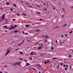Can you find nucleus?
I'll use <instances>...</instances> for the list:
<instances>
[{"label": "nucleus", "instance_id": "obj_1", "mask_svg": "<svg viewBox=\"0 0 73 73\" xmlns=\"http://www.w3.org/2000/svg\"><path fill=\"white\" fill-rule=\"evenodd\" d=\"M10 52L11 50H9V49H8L6 53L5 54V56H7Z\"/></svg>", "mask_w": 73, "mask_h": 73}, {"label": "nucleus", "instance_id": "obj_2", "mask_svg": "<svg viewBox=\"0 0 73 73\" xmlns=\"http://www.w3.org/2000/svg\"><path fill=\"white\" fill-rule=\"evenodd\" d=\"M13 64L14 65H18V62H13Z\"/></svg>", "mask_w": 73, "mask_h": 73}, {"label": "nucleus", "instance_id": "obj_3", "mask_svg": "<svg viewBox=\"0 0 73 73\" xmlns=\"http://www.w3.org/2000/svg\"><path fill=\"white\" fill-rule=\"evenodd\" d=\"M34 53V52H31L30 54V56H32L34 55V54H35V53Z\"/></svg>", "mask_w": 73, "mask_h": 73}, {"label": "nucleus", "instance_id": "obj_4", "mask_svg": "<svg viewBox=\"0 0 73 73\" xmlns=\"http://www.w3.org/2000/svg\"><path fill=\"white\" fill-rule=\"evenodd\" d=\"M1 19L2 20H5V17H4V15H2Z\"/></svg>", "mask_w": 73, "mask_h": 73}, {"label": "nucleus", "instance_id": "obj_5", "mask_svg": "<svg viewBox=\"0 0 73 73\" xmlns=\"http://www.w3.org/2000/svg\"><path fill=\"white\" fill-rule=\"evenodd\" d=\"M3 28H5V29H8V27L7 26H3Z\"/></svg>", "mask_w": 73, "mask_h": 73}, {"label": "nucleus", "instance_id": "obj_6", "mask_svg": "<svg viewBox=\"0 0 73 73\" xmlns=\"http://www.w3.org/2000/svg\"><path fill=\"white\" fill-rule=\"evenodd\" d=\"M50 49L51 50H54V47L53 46H51L50 47Z\"/></svg>", "mask_w": 73, "mask_h": 73}, {"label": "nucleus", "instance_id": "obj_7", "mask_svg": "<svg viewBox=\"0 0 73 73\" xmlns=\"http://www.w3.org/2000/svg\"><path fill=\"white\" fill-rule=\"evenodd\" d=\"M10 27H11V28L12 29H15V27H14V26H13L12 25Z\"/></svg>", "mask_w": 73, "mask_h": 73}, {"label": "nucleus", "instance_id": "obj_8", "mask_svg": "<svg viewBox=\"0 0 73 73\" xmlns=\"http://www.w3.org/2000/svg\"><path fill=\"white\" fill-rule=\"evenodd\" d=\"M66 24H64V25H63V28H64V27H66Z\"/></svg>", "mask_w": 73, "mask_h": 73}, {"label": "nucleus", "instance_id": "obj_9", "mask_svg": "<svg viewBox=\"0 0 73 73\" xmlns=\"http://www.w3.org/2000/svg\"><path fill=\"white\" fill-rule=\"evenodd\" d=\"M6 5H9V3L8 2H6Z\"/></svg>", "mask_w": 73, "mask_h": 73}, {"label": "nucleus", "instance_id": "obj_10", "mask_svg": "<svg viewBox=\"0 0 73 73\" xmlns=\"http://www.w3.org/2000/svg\"><path fill=\"white\" fill-rule=\"evenodd\" d=\"M57 58L54 57L52 58V60H55V59H57Z\"/></svg>", "mask_w": 73, "mask_h": 73}, {"label": "nucleus", "instance_id": "obj_11", "mask_svg": "<svg viewBox=\"0 0 73 73\" xmlns=\"http://www.w3.org/2000/svg\"><path fill=\"white\" fill-rule=\"evenodd\" d=\"M27 4H28V5H31V3H29V2H28V3H27V2H26Z\"/></svg>", "mask_w": 73, "mask_h": 73}, {"label": "nucleus", "instance_id": "obj_12", "mask_svg": "<svg viewBox=\"0 0 73 73\" xmlns=\"http://www.w3.org/2000/svg\"><path fill=\"white\" fill-rule=\"evenodd\" d=\"M37 49H41V46H40L38 47H37Z\"/></svg>", "mask_w": 73, "mask_h": 73}, {"label": "nucleus", "instance_id": "obj_13", "mask_svg": "<svg viewBox=\"0 0 73 73\" xmlns=\"http://www.w3.org/2000/svg\"><path fill=\"white\" fill-rule=\"evenodd\" d=\"M59 27V26H57L56 27H54L53 29H54V28H58V27Z\"/></svg>", "mask_w": 73, "mask_h": 73}, {"label": "nucleus", "instance_id": "obj_14", "mask_svg": "<svg viewBox=\"0 0 73 73\" xmlns=\"http://www.w3.org/2000/svg\"><path fill=\"white\" fill-rule=\"evenodd\" d=\"M27 66H28L29 65H30V64H29V63H27L26 64Z\"/></svg>", "mask_w": 73, "mask_h": 73}, {"label": "nucleus", "instance_id": "obj_15", "mask_svg": "<svg viewBox=\"0 0 73 73\" xmlns=\"http://www.w3.org/2000/svg\"><path fill=\"white\" fill-rule=\"evenodd\" d=\"M25 27H29V26L28 25H26L25 26Z\"/></svg>", "mask_w": 73, "mask_h": 73}, {"label": "nucleus", "instance_id": "obj_16", "mask_svg": "<svg viewBox=\"0 0 73 73\" xmlns=\"http://www.w3.org/2000/svg\"><path fill=\"white\" fill-rule=\"evenodd\" d=\"M44 37L48 38V37H49V36H48L47 35H46V36H45Z\"/></svg>", "mask_w": 73, "mask_h": 73}, {"label": "nucleus", "instance_id": "obj_17", "mask_svg": "<svg viewBox=\"0 0 73 73\" xmlns=\"http://www.w3.org/2000/svg\"><path fill=\"white\" fill-rule=\"evenodd\" d=\"M13 6H14V7H17V6L15 5V4H14L13 5Z\"/></svg>", "mask_w": 73, "mask_h": 73}, {"label": "nucleus", "instance_id": "obj_18", "mask_svg": "<svg viewBox=\"0 0 73 73\" xmlns=\"http://www.w3.org/2000/svg\"><path fill=\"white\" fill-rule=\"evenodd\" d=\"M32 69H33V70H36V69H35V68H34L33 67H32Z\"/></svg>", "mask_w": 73, "mask_h": 73}, {"label": "nucleus", "instance_id": "obj_19", "mask_svg": "<svg viewBox=\"0 0 73 73\" xmlns=\"http://www.w3.org/2000/svg\"><path fill=\"white\" fill-rule=\"evenodd\" d=\"M14 32L15 33H17V30H15L14 31Z\"/></svg>", "mask_w": 73, "mask_h": 73}, {"label": "nucleus", "instance_id": "obj_20", "mask_svg": "<svg viewBox=\"0 0 73 73\" xmlns=\"http://www.w3.org/2000/svg\"><path fill=\"white\" fill-rule=\"evenodd\" d=\"M52 9H54V10H55L56 9L55 8H54V7H52Z\"/></svg>", "mask_w": 73, "mask_h": 73}, {"label": "nucleus", "instance_id": "obj_21", "mask_svg": "<svg viewBox=\"0 0 73 73\" xmlns=\"http://www.w3.org/2000/svg\"><path fill=\"white\" fill-rule=\"evenodd\" d=\"M23 15L24 16H27V14L23 13Z\"/></svg>", "mask_w": 73, "mask_h": 73}, {"label": "nucleus", "instance_id": "obj_22", "mask_svg": "<svg viewBox=\"0 0 73 73\" xmlns=\"http://www.w3.org/2000/svg\"><path fill=\"white\" fill-rule=\"evenodd\" d=\"M18 65L19 64V65L20 66V63H19V62H18Z\"/></svg>", "mask_w": 73, "mask_h": 73}, {"label": "nucleus", "instance_id": "obj_23", "mask_svg": "<svg viewBox=\"0 0 73 73\" xmlns=\"http://www.w3.org/2000/svg\"><path fill=\"white\" fill-rule=\"evenodd\" d=\"M29 59H30V60H32V57L29 58Z\"/></svg>", "mask_w": 73, "mask_h": 73}, {"label": "nucleus", "instance_id": "obj_24", "mask_svg": "<svg viewBox=\"0 0 73 73\" xmlns=\"http://www.w3.org/2000/svg\"><path fill=\"white\" fill-rule=\"evenodd\" d=\"M36 13H37V14H38V15H40V13H38V12H36Z\"/></svg>", "mask_w": 73, "mask_h": 73}, {"label": "nucleus", "instance_id": "obj_25", "mask_svg": "<svg viewBox=\"0 0 73 73\" xmlns=\"http://www.w3.org/2000/svg\"><path fill=\"white\" fill-rule=\"evenodd\" d=\"M72 32H73V31H71L69 32V33H72Z\"/></svg>", "mask_w": 73, "mask_h": 73}, {"label": "nucleus", "instance_id": "obj_26", "mask_svg": "<svg viewBox=\"0 0 73 73\" xmlns=\"http://www.w3.org/2000/svg\"><path fill=\"white\" fill-rule=\"evenodd\" d=\"M24 42V40H23L22 42H21L20 43L21 44H23V42Z\"/></svg>", "mask_w": 73, "mask_h": 73}, {"label": "nucleus", "instance_id": "obj_27", "mask_svg": "<svg viewBox=\"0 0 73 73\" xmlns=\"http://www.w3.org/2000/svg\"><path fill=\"white\" fill-rule=\"evenodd\" d=\"M69 57V58H71V57H72V55H70V56H68Z\"/></svg>", "mask_w": 73, "mask_h": 73}, {"label": "nucleus", "instance_id": "obj_28", "mask_svg": "<svg viewBox=\"0 0 73 73\" xmlns=\"http://www.w3.org/2000/svg\"><path fill=\"white\" fill-rule=\"evenodd\" d=\"M43 20L42 19H39V21H41V20Z\"/></svg>", "mask_w": 73, "mask_h": 73}, {"label": "nucleus", "instance_id": "obj_29", "mask_svg": "<svg viewBox=\"0 0 73 73\" xmlns=\"http://www.w3.org/2000/svg\"><path fill=\"white\" fill-rule=\"evenodd\" d=\"M36 32H39V31H40V30H36Z\"/></svg>", "mask_w": 73, "mask_h": 73}, {"label": "nucleus", "instance_id": "obj_30", "mask_svg": "<svg viewBox=\"0 0 73 73\" xmlns=\"http://www.w3.org/2000/svg\"><path fill=\"white\" fill-rule=\"evenodd\" d=\"M61 17H62V18H63V17H64V15H62L61 16Z\"/></svg>", "mask_w": 73, "mask_h": 73}, {"label": "nucleus", "instance_id": "obj_31", "mask_svg": "<svg viewBox=\"0 0 73 73\" xmlns=\"http://www.w3.org/2000/svg\"><path fill=\"white\" fill-rule=\"evenodd\" d=\"M47 41V40H46L44 41V42L45 43Z\"/></svg>", "mask_w": 73, "mask_h": 73}, {"label": "nucleus", "instance_id": "obj_32", "mask_svg": "<svg viewBox=\"0 0 73 73\" xmlns=\"http://www.w3.org/2000/svg\"><path fill=\"white\" fill-rule=\"evenodd\" d=\"M47 62H50V60H47Z\"/></svg>", "mask_w": 73, "mask_h": 73}, {"label": "nucleus", "instance_id": "obj_33", "mask_svg": "<svg viewBox=\"0 0 73 73\" xmlns=\"http://www.w3.org/2000/svg\"><path fill=\"white\" fill-rule=\"evenodd\" d=\"M24 61H25V62H27V60L25 59L24 60Z\"/></svg>", "mask_w": 73, "mask_h": 73}, {"label": "nucleus", "instance_id": "obj_34", "mask_svg": "<svg viewBox=\"0 0 73 73\" xmlns=\"http://www.w3.org/2000/svg\"><path fill=\"white\" fill-rule=\"evenodd\" d=\"M37 66H40L41 65L40 64H37Z\"/></svg>", "mask_w": 73, "mask_h": 73}, {"label": "nucleus", "instance_id": "obj_35", "mask_svg": "<svg viewBox=\"0 0 73 73\" xmlns=\"http://www.w3.org/2000/svg\"><path fill=\"white\" fill-rule=\"evenodd\" d=\"M43 10H44L45 11H46L47 10V9L45 8H44L43 9Z\"/></svg>", "mask_w": 73, "mask_h": 73}, {"label": "nucleus", "instance_id": "obj_36", "mask_svg": "<svg viewBox=\"0 0 73 73\" xmlns=\"http://www.w3.org/2000/svg\"><path fill=\"white\" fill-rule=\"evenodd\" d=\"M20 53L21 54H23V52H21V51L20 52Z\"/></svg>", "mask_w": 73, "mask_h": 73}, {"label": "nucleus", "instance_id": "obj_37", "mask_svg": "<svg viewBox=\"0 0 73 73\" xmlns=\"http://www.w3.org/2000/svg\"><path fill=\"white\" fill-rule=\"evenodd\" d=\"M64 69L65 70H67V68H65Z\"/></svg>", "mask_w": 73, "mask_h": 73}, {"label": "nucleus", "instance_id": "obj_38", "mask_svg": "<svg viewBox=\"0 0 73 73\" xmlns=\"http://www.w3.org/2000/svg\"><path fill=\"white\" fill-rule=\"evenodd\" d=\"M14 27H17V25H15Z\"/></svg>", "mask_w": 73, "mask_h": 73}, {"label": "nucleus", "instance_id": "obj_39", "mask_svg": "<svg viewBox=\"0 0 73 73\" xmlns=\"http://www.w3.org/2000/svg\"><path fill=\"white\" fill-rule=\"evenodd\" d=\"M19 48L18 49H15V50H18V49H19Z\"/></svg>", "mask_w": 73, "mask_h": 73}, {"label": "nucleus", "instance_id": "obj_40", "mask_svg": "<svg viewBox=\"0 0 73 73\" xmlns=\"http://www.w3.org/2000/svg\"><path fill=\"white\" fill-rule=\"evenodd\" d=\"M17 15H18V16H20V15L19 14H18V13H17Z\"/></svg>", "mask_w": 73, "mask_h": 73}, {"label": "nucleus", "instance_id": "obj_41", "mask_svg": "<svg viewBox=\"0 0 73 73\" xmlns=\"http://www.w3.org/2000/svg\"><path fill=\"white\" fill-rule=\"evenodd\" d=\"M16 20V19H13V21H15Z\"/></svg>", "mask_w": 73, "mask_h": 73}, {"label": "nucleus", "instance_id": "obj_42", "mask_svg": "<svg viewBox=\"0 0 73 73\" xmlns=\"http://www.w3.org/2000/svg\"><path fill=\"white\" fill-rule=\"evenodd\" d=\"M44 64H46V63H47L46 62V61L44 62Z\"/></svg>", "mask_w": 73, "mask_h": 73}, {"label": "nucleus", "instance_id": "obj_43", "mask_svg": "<svg viewBox=\"0 0 73 73\" xmlns=\"http://www.w3.org/2000/svg\"><path fill=\"white\" fill-rule=\"evenodd\" d=\"M9 29H12V28H11V27H9Z\"/></svg>", "mask_w": 73, "mask_h": 73}, {"label": "nucleus", "instance_id": "obj_44", "mask_svg": "<svg viewBox=\"0 0 73 73\" xmlns=\"http://www.w3.org/2000/svg\"><path fill=\"white\" fill-rule=\"evenodd\" d=\"M42 37H45V36L44 35H42Z\"/></svg>", "mask_w": 73, "mask_h": 73}, {"label": "nucleus", "instance_id": "obj_45", "mask_svg": "<svg viewBox=\"0 0 73 73\" xmlns=\"http://www.w3.org/2000/svg\"><path fill=\"white\" fill-rule=\"evenodd\" d=\"M61 65H63V63H61Z\"/></svg>", "mask_w": 73, "mask_h": 73}, {"label": "nucleus", "instance_id": "obj_46", "mask_svg": "<svg viewBox=\"0 0 73 73\" xmlns=\"http://www.w3.org/2000/svg\"><path fill=\"white\" fill-rule=\"evenodd\" d=\"M68 67V65H66V68H67V67Z\"/></svg>", "mask_w": 73, "mask_h": 73}, {"label": "nucleus", "instance_id": "obj_47", "mask_svg": "<svg viewBox=\"0 0 73 73\" xmlns=\"http://www.w3.org/2000/svg\"><path fill=\"white\" fill-rule=\"evenodd\" d=\"M25 34H26V35H28V33H25Z\"/></svg>", "mask_w": 73, "mask_h": 73}, {"label": "nucleus", "instance_id": "obj_48", "mask_svg": "<svg viewBox=\"0 0 73 73\" xmlns=\"http://www.w3.org/2000/svg\"><path fill=\"white\" fill-rule=\"evenodd\" d=\"M10 10L12 11H13V9H12V8H10Z\"/></svg>", "mask_w": 73, "mask_h": 73}, {"label": "nucleus", "instance_id": "obj_49", "mask_svg": "<svg viewBox=\"0 0 73 73\" xmlns=\"http://www.w3.org/2000/svg\"><path fill=\"white\" fill-rule=\"evenodd\" d=\"M56 43H58V42H57V40H56Z\"/></svg>", "mask_w": 73, "mask_h": 73}, {"label": "nucleus", "instance_id": "obj_50", "mask_svg": "<svg viewBox=\"0 0 73 73\" xmlns=\"http://www.w3.org/2000/svg\"><path fill=\"white\" fill-rule=\"evenodd\" d=\"M71 8H72V9H73V6H72V7H71Z\"/></svg>", "mask_w": 73, "mask_h": 73}, {"label": "nucleus", "instance_id": "obj_51", "mask_svg": "<svg viewBox=\"0 0 73 73\" xmlns=\"http://www.w3.org/2000/svg\"><path fill=\"white\" fill-rule=\"evenodd\" d=\"M28 6V7H32V6L29 5Z\"/></svg>", "mask_w": 73, "mask_h": 73}, {"label": "nucleus", "instance_id": "obj_52", "mask_svg": "<svg viewBox=\"0 0 73 73\" xmlns=\"http://www.w3.org/2000/svg\"><path fill=\"white\" fill-rule=\"evenodd\" d=\"M58 3L59 4V5H61V3H60L58 2Z\"/></svg>", "mask_w": 73, "mask_h": 73}, {"label": "nucleus", "instance_id": "obj_53", "mask_svg": "<svg viewBox=\"0 0 73 73\" xmlns=\"http://www.w3.org/2000/svg\"><path fill=\"white\" fill-rule=\"evenodd\" d=\"M38 44V43H36L35 44V45H37V44Z\"/></svg>", "mask_w": 73, "mask_h": 73}, {"label": "nucleus", "instance_id": "obj_54", "mask_svg": "<svg viewBox=\"0 0 73 73\" xmlns=\"http://www.w3.org/2000/svg\"><path fill=\"white\" fill-rule=\"evenodd\" d=\"M21 44V43L20 44H18V46H19V45H20V44Z\"/></svg>", "mask_w": 73, "mask_h": 73}, {"label": "nucleus", "instance_id": "obj_55", "mask_svg": "<svg viewBox=\"0 0 73 73\" xmlns=\"http://www.w3.org/2000/svg\"><path fill=\"white\" fill-rule=\"evenodd\" d=\"M52 44H53V41H52V42H51V45H52Z\"/></svg>", "mask_w": 73, "mask_h": 73}, {"label": "nucleus", "instance_id": "obj_56", "mask_svg": "<svg viewBox=\"0 0 73 73\" xmlns=\"http://www.w3.org/2000/svg\"><path fill=\"white\" fill-rule=\"evenodd\" d=\"M5 73H8V72H7L5 71Z\"/></svg>", "mask_w": 73, "mask_h": 73}, {"label": "nucleus", "instance_id": "obj_57", "mask_svg": "<svg viewBox=\"0 0 73 73\" xmlns=\"http://www.w3.org/2000/svg\"><path fill=\"white\" fill-rule=\"evenodd\" d=\"M63 66H64V67H65V64H64Z\"/></svg>", "mask_w": 73, "mask_h": 73}, {"label": "nucleus", "instance_id": "obj_58", "mask_svg": "<svg viewBox=\"0 0 73 73\" xmlns=\"http://www.w3.org/2000/svg\"><path fill=\"white\" fill-rule=\"evenodd\" d=\"M65 36H68V35H67L66 34H65Z\"/></svg>", "mask_w": 73, "mask_h": 73}, {"label": "nucleus", "instance_id": "obj_59", "mask_svg": "<svg viewBox=\"0 0 73 73\" xmlns=\"http://www.w3.org/2000/svg\"><path fill=\"white\" fill-rule=\"evenodd\" d=\"M37 6L38 7H40V6L39 5H38Z\"/></svg>", "mask_w": 73, "mask_h": 73}, {"label": "nucleus", "instance_id": "obj_60", "mask_svg": "<svg viewBox=\"0 0 73 73\" xmlns=\"http://www.w3.org/2000/svg\"><path fill=\"white\" fill-rule=\"evenodd\" d=\"M43 5H44V6H45V4L44 3H43Z\"/></svg>", "mask_w": 73, "mask_h": 73}, {"label": "nucleus", "instance_id": "obj_61", "mask_svg": "<svg viewBox=\"0 0 73 73\" xmlns=\"http://www.w3.org/2000/svg\"><path fill=\"white\" fill-rule=\"evenodd\" d=\"M1 9L2 10H3V8L2 7H1Z\"/></svg>", "mask_w": 73, "mask_h": 73}, {"label": "nucleus", "instance_id": "obj_62", "mask_svg": "<svg viewBox=\"0 0 73 73\" xmlns=\"http://www.w3.org/2000/svg\"><path fill=\"white\" fill-rule=\"evenodd\" d=\"M62 37H63L64 36V35H61Z\"/></svg>", "mask_w": 73, "mask_h": 73}, {"label": "nucleus", "instance_id": "obj_63", "mask_svg": "<svg viewBox=\"0 0 73 73\" xmlns=\"http://www.w3.org/2000/svg\"><path fill=\"white\" fill-rule=\"evenodd\" d=\"M20 60H23V59L21 58H20Z\"/></svg>", "mask_w": 73, "mask_h": 73}, {"label": "nucleus", "instance_id": "obj_64", "mask_svg": "<svg viewBox=\"0 0 73 73\" xmlns=\"http://www.w3.org/2000/svg\"><path fill=\"white\" fill-rule=\"evenodd\" d=\"M45 39H48V38H45Z\"/></svg>", "mask_w": 73, "mask_h": 73}]
</instances>
